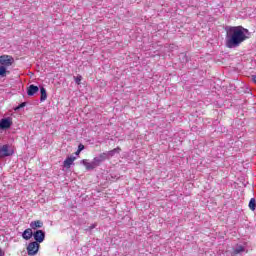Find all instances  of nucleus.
I'll use <instances>...</instances> for the list:
<instances>
[{"instance_id":"nucleus-1","label":"nucleus","mask_w":256,"mask_h":256,"mask_svg":"<svg viewBox=\"0 0 256 256\" xmlns=\"http://www.w3.org/2000/svg\"><path fill=\"white\" fill-rule=\"evenodd\" d=\"M249 30L243 28V26H230L226 29V47L228 49H235L239 47L241 43L247 41Z\"/></svg>"},{"instance_id":"nucleus-2","label":"nucleus","mask_w":256,"mask_h":256,"mask_svg":"<svg viewBox=\"0 0 256 256\" xmlns=\"http://www.w3.org/2000/svg\"><path fill=\"white\" fill-rule=\"evenodd\" d=\"M15 63V59L12 58V56L9 55H2L0 56V66L2 67H11Z\"/></svg>"},{"instance_id":"nucleus-3","label":"nucleus","mask_w":256,"mask_h":256,"mask_svg":"<svg viewBox=\"0 0 256 256\" xmlns=\"http://www.w3.org/2000/svg\"><path fill=\"white\" fill-rule=\"evenodd\" d=\"M41 245H39L38 242H30L27 246V253L30 256L37 255L39 253V248Z\"/></svg>"},{"instance_id":"nucleus-4","label":"nucleus","mask_w":256,"mask_h":256,"mask_svg":"<svg viewBox=\"0 0 256 256\" xmlns=\"http://www.w3.org/2000/svg\"><path fill=\"white\" fill-rule=\"evenodd\" d=\"M13 153H15L13 149H11L9 145L5 144L0 148V159H4V157H11Z\"/></svg>"},{"instance_id":"nucleus-5","label":"nucleus","mask_w":256,"mask_h":256,"mask_svg":"<svg viewBox=\"0 0 256 256\" xmlns=\"http://www.w3.org/2000/svg\"><path fill=\"white\" fill-rule=\"evenodd\" d=\"M12 125H13V118L11 117L2 118L0 120V129H2V131H7V129H11Z\"/></svg>"},{"instance_id":"nucleus-6","label":"nucleus","mask_w":256,"mask_h":256,"mask_svg":"<svg viewBox=\"0 0 256 256\" xmlns=\"http://www.w3.org/2000/svg\"><path fill=\"white\" fill-rule=\"evenodd\" d=\"M32 237L34 238L35 243H43L45 241V231L37 230L32 234Z\"/></svg>"},{"instance_id":"nucleus-7","label":"nucleus","mask_w":256,"mask_h":256,"mask_svg":"<svg viewBox=\"0 0 256 256\" xmlns=\"http://www.w3.org/2000/svg\"><path fill=\"white\" fill-rule=\"evenodd\" d=\"M81 164L84 165V167H86L87 171H93V169H96L97 167L95 160L89 162V160L84 159V160H81Z\"/></svg>"},{"instance_id":"nucleus-8","label":"nucleus","mask_w":256,"mask_h":256,"mask_svg":"<svg viewBox=\"0 0 256 256\" xmlns=\"http://www.w3.org/2000/svg\"><path fill=\"white\" fill-rule=\"evenodd\" d=\"M106 155V159L109 160L111 159V157H115V155L120 154L121 153V147H116L113 150L104 152Z\"/></svg>"},{"instance_id":"nucleus-9","label":"nucleus","mask_w":256,"mask_h":256,"mask_svg":"<svg viewBox=\"0 0 256 256\" xmlns=\"http://www.w3.org/2000/svg\"><path fill=\"white\" fill-rule=\"evenodd\" d=\"M94 163H96V166L99 167L103 163V161H107V156L105 152L99 154L97 157H94Z\"/></svg>"},{"instance_id":"nucleus-10","label":"nucleus","mask_w":256,"mask_h":256,"mask_svg":"<svg viewBox=\"0 0 256 256\" xmlns=\"http://www.w3.org/2000/svg\"><path fill=\"white\" fill-rule=\"evenodd\" d=\"M36 93H39V86L33 85L31 84L28 88H27V95L29 97H33V95H35Z\"/></svg>"},{"instance_id":"nucleus-11","label":"nucleus","mask_w":256,"mask_h":256,"mask_svg":"<svg viewBox=\"0 0 256 256\" xmlns=\"http://www.w3.org/2000/svg\"><path fill=\"white\" fill-rule=\"evenodd\" d=\"M31 237H33V230L31 228H27L26 230H24V232L22 233V238L25 239V241H29Z\"/></svg>"},{"instance_id":"nucleus-12","label":"nucleus","mask_w":256,"mask_h":256,"mask_svg":"<svg viewBox=\"0 0 256 256\" xmlns=\"http://www.w3.org/2000/svg\"><path fill=\"white\" fill-rule=\"evenodd\" d=\"M241 253H245V246L236 245V247L233 249V255H241Z\"/></svg>"},{"instance_id":"nucleus-13","label":"nucleus","mask_w":256,"mask_h":256,"mask_svg":"<svg viewBox=\"0 0 256 256\" xmlns=\"http://www.w3.org/2000/svg\"><path fill=\"white\" fill-rule=\"evenodd\" d=\"M30 229H41V227H43V222H41V220H36V221H32L30 223Z\"/></svg>"},{"instance_id":"nucleus-14","label":"nucleus","mask_w":256,"mask_h":256,"mask_svg":"<svg viewBox=\"0 0 256 256\" xmlns=\"http://www.w3.org/2000/svg\"><path fill=\"white\" fill-rule=\"evenodd\" d=\"M40 95L41 103H43V101H47V90L45 89V87L40 88Z\"/></svg>"},{"instance_id":"nucleus-15","label":"nucleus","mask_w":256,"mask_h":256,"mask_svg":"<svg viewBox=\"0 0 256 256\" xmlns=\"http://www.w3.org/2000/svg\"><path fill=\"white\" fill-rule=\"evenodd\" d=\"M75 157L70 156L68 157L65 161H64V167H66V169H69L71 167V165H73V161H75Z\"/></svg>"},{"instance_id":"nucleus-16","label":"nucleus","mask_w":256,"mask_h":256,"mask_svg":"<svg viewBox=\"0 0 256 256\" xmlns=\"http://www.w3.org/2000/svg\"><path fill=\"white\" fill-rule=\"evenodd\" d=\"M9 73H11V72L9 70H7V68L5 66L0 65V77L1 78L7 77V75H9Z\"/></svg>"},{"instance_id":"nucleus-17","label":"nucleus","mask_w":256,"mask_h":256,"mask_svg":"<svg viewBox=\"0 0 256 256\" xmlns=\"http://www.w3.org/2000/svg\"><path fill=\"white\" fill-rule=\"evenodd\" d=\"M248 207L251 211H255V209H256V200H255V198L250 199Z\"/></svg>"},{"instance_id":"nucleus-18","label":"nucleus","mask_w":256,"mask_h":256,"mask_svg":"<svg viewBox=\"0 0 256 256\" xmlns=\"http://www.w3.org/2000/svg\"><path fill=\"white\" fill-rule=\"evenodd\" d=\"M27 105V103L23 102L21 104H19L15 109L14 111H19V109H23V107H25Z\"/></svg>"},{"instance_id":"nucleus-19","label":"nucleus","mask_w":256,"mask_h":256,"mask_svg":"<svg viewBox=\"0 0 256 256\" xmlns=\"http://www.w3.org/2000/svg\"><path fill=\"white\" fill-rule=\"evenodd\" d=\"M97 227V224H92L88 228L85 229V231H93Z\"/></svg>"},{"instance_id":"nucleus-20","label":"nucleus","mask_w":256,"mask_h":256,"mask_svg":"<svg viewBox=\"0 0 256 256\" xmlns=\"http://www.w3.org/2000/svg\"><path fill=\"white\" fill-rule=\"evenodd\" d=\"M81 79H82L81 76L75 77V83H77V85H80L81 84Z\"/></svg>"},{"instance_id":"nucleus-21","label":"nucleus","mask_w":256,"mask_h":256,"mask_svg":"<svg viewBox=\"0 0 256 256\" xmlns=\"http://www.w3.org/2000/svg\"><path fill=\"white\" fill-rule=\"evenodd\" d=\"M182 57L185 63L189 62V58L187 57V55L183 54Z\"/></svg>"},{"instance_id":"nucleus-22","label":"nucleus","mask_w":256,"mask_h":256,"mask_svg":"<svg viewBox=\"0 0 256 256\" xmlns=\"http://www.w3.org/2000/svg\"><path fill=\"white\" fill-rule=\"evenodd\" d=\"M83 149H85V145L79 144V145H78V150H79V151H83Z\"/></svg>"},{"instance_id":"nucleus-23","label":"nucleus","mask_w":256,"mask_h":256,"mask_svg":"<svg viewBox=\"0 0 256 256\" xmlns=\"http://www.w3.org/2000/svg\"><path fill=\"white\" fill-rule=\"evenodd\" d=\"M252 81L256 84V75L252 76Z\"/></svg>"},{"instance_id":"nucleus-24","label":"nucleus","mask_w":256,"mask_h":256,"mask_svg":"<svg viewBox=\"0 0 256 256\" xmlns=\"http://www.w3.org/2000/svg\"><path fill=\"white\" fill-rule=\"evenodd\" d=\"M79 153H81V151L77 150V151H76V155H79Z\"/></svg>"},{"instance_id":"nucleus-25","label":"nucleus","mask_w":256,"mask_h":256,"mask_svg":"<svg viewBox=\"0 0 256 256\" xmlns=\"http://www.w3.org/2000/svg\"><path fill=\"white\" fill-rule=\"evenodd\" d=\"M0 256H3V251L0 249Z\"/></svg>"}]
</instances>
